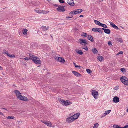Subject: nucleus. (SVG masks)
Here are the masks:
<instances>
[{
  "mask_svg": "<svg viewBox=\"0 0 128 128\" xmlns=\"http://www.w3.org/2000/svg\"><path fill=\"white\" fill-rule=\"evenodd\" d=\"M120 80L124 85H128V79L125 76H122L120 78Z\"/></svg>",
  "mask_w": 128,
  "mask_h": 128,
  "instance_id": "nucleus-1",
  "label": "nucleus"
},
{
  "mask_svg": "<svg viewBox=\"0 0 128 128\" xmlns=\"http://www.w3.org/2000/svg\"><path fill=\"white\" fill-rule=\"evenodd\" d=\"M92 94L94 97V98L96 99L98 98L97 96L98 95V92L96 90H92Z\"/></svg>",
  "mask_w": 128,
  "mask_h": 128,
  "instance_id": "nucleus-2",
  "label": "nucleus"
},
{
  "mask_svg": "<svg viewBox=\"0 0 128 128\" xmlns=\"http://www.w3.org/2000/svg\"><path fill=\"white\" fill-rule=\"evenodd\" d=\"M32 60L36 64H41V61L38 57H36V58H35L32 59Z\"/></svg>",
  "mask_w": 128,
  "mask_h": 128,
  "instance_id": "nucleus-3",
  "label": "nucleus"
},
{
  "mask_svg": "<svg viewBox=\"0 0 128 128\" xmlns=\"http://www.w3.org/2000/svg\"><path fill=\"white\" fill-rule=\"evenodd\" d=\"M74 121V120L72 116L66 119V122L69 123H71Z\"/></svg>",
  "mask_w": 128,
  "mask_h": 128,
  "instance_id": "nucleus-4",
  "label": "nucleus"
},
{
  "mask_svg": "<svg viewBox=\"0 0 128 128\" xmlns=\"http://www.w3.org/2000/svg\"><path fill=\"white\" fill-rule=\"evenodd\" d=\"M42 122L49 127H51L52 124L49 121H46V120L42 121Z\"/></svg>",
  "mask_w": 128,
  "mask_h": 128,
  "instance_id": "nucleus-5",
  "label": "nucleus"
},
{
  "mask_svg": "<svg viewBox=\"0 0 128 128\" xmlns=\"http://www.w3.org/2000/svg\"><path fill=\"white\" fill-rule=\"evenodd\" d=\"M57 11L59 12H64L65 11V10L64 8H62V6H59L58 8L57 9Z\"/></svg>",
  "mask_w": 128,
  "mask_h": 128,
  "instance_id": "nucleus-6",
  "label": "nucleus"
},
{
  "mask_svg": "<svg viewBox=\"0 0 128 128\" xmlns=\"http://www.w3.org/2000/svg\"><path fill=\"white\" fill-rule=\"evenodd\" d=\"M14 92L16 94L18 98L19 99L20 98V96H22L20 92L18 90H16L14 91Z\"/></svg>",
  "mask_w": 128,
  "mask_h": 128,
  "instance_id": "nucleus-7",
  "label": "nucleus"
},
{
  "mask_svg": "<svg viewBox=\"0 0 128 128\" xmlns=\"http://www.w3.org/2000/svg\"><path fill=\"white\" fill-rule=\"evenodd\" d=\"M55 58L56 60L57 59L58 61L63 63H64L65 62L64 59L60 57H57L56 58Z\"/></svg>",
  "mask_w": 128,
  "mask_h": 128,
  "instance_id": "nucleus-8",
  "label": "nucleus"
},
{
  "mask_svg": "<svg viewBox=\"0 0 128 128\" xmlns=\"http://www.w3.org/2000/svg\"><path fill=\"white\" fill-rule=\"evenodd\" d=\"M79 41L81 44H87V41L85 39L83 40L82 39H80L79 40Z\"/></svg>",
  "mask_w": 128,
  "mask_h": 128,
  "instance_id": "nucleus-9",
  "label": "nucleus"
},
{
  "mask_svg": "<svg viewBox=\"0 0 128 128\" xmlns=\"http://www.w3.org/2000/svg\"><path fill=\"white\" fill-rule=\"evenodd\" d=\"M20 96V98L19 99L24 101H28V99L26 97L22 96Z\"/></svg>",
  "mask_w": 128,
  "mask_h": 128,
  "instance_id": "nucleus-10",
  "label": "nucleus"
},
{
  "mask_svg": "<svg viewBox=\"0 0 128 128\" xmlns=\"http://www.w3.org/2000/svg\"><path fill=\"white\" fill-rule=\"evenodd\" d=\"M67 3L69 5L72 6H74L75 4L74 2L72 0H68Z\"/></svg>",
  "mask_w": 128,
  "mask_h": 128,
  "instance_id": "nucleus-11",
  "label": "nucleus"
},
{
  "mask_svg": "<svg viewBox=\"0 0 128 128\" xmlns=\"http://www.w3.org/2000/svg\"><path fill=\"white\" fill-rule=\"evenodd\" d=\"M80 115V113H78L72 116V117L73 118L74 120H75L77 119L78 118Z\"/></svg>",
  "mask_w": 128,
  "mask_h": 128,
  "instance_id": "nucleus-12",
  "label": "nucleus"
},
{
  "mask_svg": "<svg viewBox=\"0 0 128 128\" xmlns=\"http://www.w3.org/2000/svg\"><path fill=\"white\" fill-rule=\"evenodd\" d=\"M113 101L115 103H118L119 102V98L117 96H115L114 98Z\"/></svg>",
  "mask_w": 128,
  "mask_h": 128,
  "instance_id": "nucleus-13",
  "label": "nucleus"
},
{
  "mask_svg": "<svg viewBox=\"0 0 128 128\" xmlns=\"http://www.w3.org/2000/svg\"><path fill=\"white\" fill-rule=\"evenodd\" d=\"M58 100L61 104L62 105L64 106L66 102L65 100H64L63 99H61L60 98H58Z\"/></svg>",
  "mask_w": 128,
  "mask_h": 128,
  "instance_id": "nucleus-14",
  "label": "nucleus"
},
{
  "mask_svg": "<svg viewBox=\"0 0 128 128\" xmlns=\"http://www.w3.org/2000/svg\"><path fill=\"white\" fill-rule=\"evenodd\" d=\"M72 73L75 76L77 77H80L81 76V75L80 73H78L76 72L73 71L72 72Z\"/></svg>",
  "mask_w": 128,
  "mask_h": 128,
  "instance_id": "nucleus-15",
  "label": "nucleus"
},
{
  "mask_svg": "<svg viewBox=\"0 0 128 128\" xmlns=\"http://www.w3.org/2000/svg\"><path fill=\"white\" fill-rule=\"evenodd\" d=\"M111 26L112 27L114 28L116 30H119V28L118 26H116L112 22L110 23Z\"/></svg>",
  "mask_w": 128,
  "mask_h": 128,
  "instance_id": "nucleus-16",
  "label": "nucleus"
},
{
  "mask_svg": "<svg viewBox=\"0 0 128 128\" xmlns=\"http://www.w3.org/2000/svg\"><path fill=\"white\" fill-rule=\"evenodd\" d=\"M78 14H79L78 10H74L70 12V14H73L74 15H76Z\"/></svg>",
  "mask_w": 128,
  "mask_h": 128,
  "instance_id": "nucleus-17",
  "label": "nucleus"
},
{
  "mask_svg": "<svg viewBox=\"0 0 128 128\" xmlns=\"http://www.w3.org/2000/svg\"><path fill=\"white\" fill-rule=\"evenodd\" d=\"M72 102L68 100H66L65 102L64 106H66L72 104Z\"/></svg>",
  "mask_w": 128,
  "mask_h": 128,
  "instance_id": "nucleus-18",
  "label": "nucleus"
},
{
  "mask_svg": "<svg viewBox=\"0 0 128 128\" xmlns=\"http://www.w3.org/2000/svg\"><path fill=\"white\" fill-rule=\"evenodd\" d=\"M92 51L94 54H97L98 52V51L95 48H93Z\"/></svg>",
  "mask_w": 128,
  "mask_h": 128,
  "instance_id": "nucleus-19",
  "label": "nucleus"
},
{
  "mask_svg": "<svg viewBox=\"0 0 128 128\" xmlns=\"http://www.w3.org/2000/svg\"><path fill=\"white\" fill-rule=\"evenodd\" d=\"M88 39L89 40L91 41L92 42H93L94 41L93 37L91 35H89L88 36Z\"/></svg>",
  "mask_w": 128,
  "mask_h": 128,
  "instance_id": "nucleus-20",
  "label": "nucleus"
},
{
  "mask_svg": "<svg viewBox=\"0 0 128 128\" xmlns=\"http://www.w3.org/2000/svg\"><path fill=\"white\" fill-rule=\"evenodd\" d=\"M104 32L107 34H110V30L109 29H106Z\"/></svg>",
  "mask_w": 128,
  "mask_h": 128,
  "instance_id": "nucleus-21",
  "label": "nucleus"
},
{
  "mask_svg": "<svg viewBox=\"0 0 128 128\" xmlns=\"http://www.w3.org/2000/svg\"><path fill=\"white\" fill-rule=\"evenodd\" d=\"M42 28L43 29L44 31H46L48 30L49 28V27H46V26H42Z\"/></svg>",
  "mask_w": 128,
  "mask_h": 128,
  "instance_id": "nucleus-22",
  "label": "nucleus"
},
{
  "mask_svg": "<svg viewBox=\"0 0 128 128\" xmlns=\"http://www.w3.org/2000/svg\"><path fill=\"white\" fill-rule=\"evenodd\" d=\"M95 23L97 25L100 26L101 23L96 20H94Z\"/></svg>",
  "mask_w": 128,
  "mask_h": 128,
  "instance_id": "nucleus-23",
  "label": "nucleus"
},
{
  "mask_svg": "<svg viewBox=\"0 0 128 128\" xmlns=\"http://www.w3.org/2000/svg\"><path fill=\"white\" fill-rule=\"evenodd\" d=\"M3 54L4 55L6 54L7 56L9 54V53H8V51H6V50H4V52Z\"/></svg>",
  "mask_w": 128,
  "mask_h": 128,
  "instance_id": "nucleus-24",
  "label": "nucleus"
},
{
  "mask_svg": "<svg viewBox=\"0 0 128 128\" xmlns=\"http://www.w3.org/2000/svg\"><path fill=\"white\" fill-rule=\"evenodd\" d=\"M76 52L80 55H82L83 54V52L80 50H78V51H76Z\"/></svg>",
  "mask_w": 128,
  "mask_h": 128,
  "instance_id": "nucleus-25",
  "label": "nucleus"
},
{
  "mask_svg": "<svg viewBox=\"0 0 128 128\" xmlns=\"http://www.w3.org/2000/svg\"><path fill=\"white\" fill-rule=\"evenodd\" d=\"M103 58L101 56H98V59L100 62L102 61Z\"/></svg>",
  "mask_w": 128,
  "mask_h": 128,
  "instance_id": "nucleus-26",
  "label": "nucleus"
},
{
  "mask_svg": "<svg viewBox=\"0 0 128 128\" xmlns=\"http://www.w3.org/2000/svg\"><path fill=\"white\" fill-rule=\"evenodd\" d=\"M100 26H102L104 28H108V26L106 25L105 24H102L101 23Z\"/></svg>",
  "mask_w": 128,
  "mask_h": 128,
  "instance_id": "nucleus-27",
  "label": "nucleus"
},
{
  "mask_svg": "<svg viewBox=\"0 0 128 128\" xmlns=\"http://www.w3.org/2000/svg\"><path fill=\"white\" fill-rule=\"evenodd\" d=\"M29 56L30 57L33 58H36V57H37L36 56L34 55H33L31 54H30Z\"/></svg>",
  "mask_w": 128,
  "mask_h": 128,
  "instance_id": "nucleus-28",
  "label": "nucleus"
},
{
  "mask_svg": "<svg viewBox=\"0 0 128 128\" xmlns=\"http://www.w3.org/2000/svg\"><path fill=\"white\" fill-rule=\"evenodd\" d=\"M98 30H99L98 28H94L92 29V31L94 32H97L98 31Z\"/></svg>",
  "mask_w": 128,
  "mask_h": 128,
  "instance_id": "nucleus-29",
  "label": "nucleus"
},
{
  "mask_svg": "<svg viewBox=\"0 0 128 128\" xmlns=\"http://www.w3.org/2000/svg\"><path fill=\"white\" fill-rule=\"evenodd\" d=\"M28 30L26 29H24L23 31V33L25 35L27 34Z\"/></svg>",
  "mask_w": 128,
  "mask_h": 128,
  "instance_id": "nucleus-30",
  "label": "nucleus"
},
{
  "mask_svg": "<svg viewBox=\"0 0 128 128\" xmlns=\"http://www.w3.org/2000/svg\"><path fill=\"white\" fill-rule=\"evenodd\" d=\"M99 126V124L98 123H96L94 124V126L93 128H98Z\"/></svg>",
  "mask_w": 128,
  "mask_h": 128,
  "instance_id": "nucleus-31",
  "label": "nucleus"
},
{
  "mask_svg": "<svg viewBox=\"0 0 128 128\" xmlns=\"http://www.w3.org/2000/svg\"><path fill=\"white\" fill-rule=\"evenodd\" d=\"M82 36H84L85 37H86L88 36L87 34L86 33L84 32L82 33Z\"/></svg>",
  "mask_w": 128,
  "mask_h": 128,
  "instance_id": "nucleus-32",
  "label": "nucleus"
},
{
  "mask_svg": "<svg viewBox=\"0 0 128 128\" xmlns=\"http://www.w3.org/2000/svg\"><path fill=\"white\" fill-rule=\"evenodd\" d=\"M111 111V110L106 111L104 113V114H105L106 115H107L110 114Z\"/></svg>",
  "mask_w": 128,
  "mask_h": 128,
  "instance_id": "nucleus-33",
  "label": "nucleus"
},
{
  "mask_svg": "<svg viewBox=\"0 0 128 128\" xmlns=\"http://www.w3.org/2000/svg\"><path fill=\"white\" fill-rule=\"evenodd\" d=\"M7 118L8 119H13L15 118L14 116H9L7 117Z\"/></svg>",
  "mask_w": 128,
  "mask_h": 128,
  "instance_id": "nucleus-34",
  "label": "nucleus"
},
{
  "mask_svg": "<svg viewBox=\"0 0 128 128\" xmlns=\"http://www.w3.org/2000/svg\"><path fill=\"white\" fill-rule=\"evenodd\" d=\"M73 64L76 68H80L81 67V66H80L76 65V64L74 62Z\"/></svg>",
  "mask_w": 128,
  "mask_h": 128,
  "instance_id": "nucleus-35",
  "label": "nucleus"
},
{
  "mask_svg": "<svg viewBox=\"0 0 128 128\" xmlns=\"http://www.w3.org/2000/svg\"><path fill=\"white\" fill-rule=\"evenodd\" d=\"M8 56L10 57V58H14L15 57V56L14 54L10 55V54H9Z\"/></svg>",
  "mask_w": 128,
  "mask_h": 128,
  "instance_id": "nucleus-36",
  "label": "nucleus"
},
{
  "mask_svg": "<svg viewBox=\"0 0 128 128\" xmlns=\"http://www.w3.org/2000/svg\"><path fill=\"white\" fill-rule=\"evenodd\" d=\"M49 12V11L42 10V13L44 14H46Z\"/></svg>",
  "mask_w": 128,
  "mask_h": 128,
  "instance_id": "nucleus-37",
  "label": "nucleus"
},
{
  "mask_svg": "<svg viewBox=\"0 0 128 128\" xmlns=\"http://www.w3.org/2000/svg\"><path fill=\"white\" fill-rule=\"evenodd\" d=\"M24 59L27 60H32V58H30L29 57L26 58H24Z\"/></svg>",
  "mask_w": 128,
  "mask_h": 128,
  "instance_id": "nucleus-38",
  "label": "nucleus"
},
{
  "mask_svg": "<svg viewBox=\"0 0 128 128\" xmlns=\"http://www.w3.org/2000/svg\"><path fill=\"white\" fill-rule=\"evenodd\" d=\"M120 70L123 72H124L126 71V70L124 68H121Z\"/></svg>",
  "mask_w": 128,
  "mask_h": 128,
  "instance_id": "nucleus-39",
  "label": "nucleus"
},
{
  "mask_svg": "<svg viewBox=\"0 0 128 128\" xmlns=\"http://www.w3.org/2000/svg\"><path fill=\"white\" fill-rule=\"evenodd\" d=\"M118 41L120 42H123V40L121 38H118Z\"/></svg>",
  "mask_w": 128,
  "mask_h": 128,
  "instance_id": "nucleus-40",
  "label": "nucleus"
},
{
  "mask_svg": "<svg viewBox=\"0 0 128 128\" xmlns=\"http://www.w3.org/2000/svg\"><path fill=\"white\" fill-rule=\"evenodd\" d=\"M86 71L88 74H90L92 72L89 69H87Z\"/></svg>",
  "mask_w": 128,
  "mask_h": 128,
  "instance_id": "nucleus-41",
  "label": "nucleus"
},
{
  "mask_svg": "<svg viewBox=\"0 0 128 128\" xmlns=\"http://www.w3.org/2000/svg\"><path fill=\"white\" fill-rule=\"evenodd\" d=\"M77 10L78 11L79 14H80V13L82 12L83 11L82 9H78Z\"/></svg>",
  "mask_w": 128,
  "mask_h": 128,
  "instance_id": "nucleus-42",
  "label": "nucleus"
},
{
  "mask_svg": "<svg viewBox=\"0 0 128 128\" xmlns=\"http://www.w3.org/2000/svg\"><path fill=\"white\" fill-rule=\"evenodd\" d=\"M113 127L114 128H118L119 126L118 125L114 124Z\"/></svg>",
  "mask_w": 128,
  "mask_h": 128,
  "instance_id": "nucleus-43",
  "label": "nucleus"
},
{
  "mask_svg": "<svg viewBox=\"0 0 128 128\" xmlns=\"http://www.w3.org/2000/svg\"><path fill=\"white\" fill-rule=\"evenodd\" d=\"M36 11L37 13H42V10H36Z\"/></svg>",
  "mask_w": 128,
  "mask_h": 128,
  "instance_id": "nucleus-44",
  "label": "nucleus"
},
{
  "mask_svg": "<svg viewBox=\"0 0 128 128\" xmlns=\"http://www.w3.org/2000/svg\"><path fill=\"white\" fill-rule=\"evenodd\" d=\"M59 2L60 3L62 4H63L64 2V0H59Z\"/></svg>",
  "mask_w": 128,
  "mask_h": 128,
  "instance_id": "nucleus-45",
  "label": "nucleus"
},
{
  "mask_svg": "<svg viewBox=\"0 0 128 128\" xmlns=\"http://www.w3.org/2000/svg\"><path fill=\"white\" fill-rule=\"evenodd\" d=\"M123 52L122 51H120L117 54V55H118L120 54H123Z\"/></svg>",
  "mask_w": 128,
  "mask_h": 128,
  "instance_id": "nucleus-46",
  "label": "nucleus"
},
{
  "mask_svg": "<svg viewBox=\"0 0 128 128\" xmlns=\"http://www.w3.org/2000/svg\"><path fill=\"white\" fill-rule=\"evenodd\" d=\"M108 44L109 45H112V43L110 41L108 42Z\"/></svg>",
  "mask_w": 128,
  "mask_h": 128,
  "instance_id": "nucleus-47",
  "label": "nucleus"
},
{
  "mask_svg": "<svg viewBox=\"0 0 128 128\" xmlns=\"http://www.w3.org/2000/svg\"><path fill=\"white\" fill-rule=\"evenodd\" d=\"M106 116V115L105 114H103L100 117L101 118H103L104 117Z\"/></svg>",
  "mask_w": 128,
  "mask_h": 128,
  "instance_id": "nucleus-48",
  "label": "nucleus"
},
{
  "mask_svg": "<svg viewBox=\"0 0 128 128\" xmlns=\"http://www.w3.org/2000/svg\"><path fill=\"white\" fill-rule=\"evenodd\" d=\"M98 29L99 30H98V31L97 32H100H100H100V31H101L102 30V28H98Z\"/></svg>",
  "mask_w": 128,
  "mask_h": 128,
  "instance_id": "nucleus-49",
  "label": "nucleus"
},
{
  "mask_svg": "<svg viewBox=\"0 0 128 128\" xmlns=\"http://www.w3.org/2000/svg\"><path fill=\"white\" fill-rule=\"evenodd\" d=\"M82 49H84L86 51H88V48L87 46H86V48H82Z\"/></svg>",
  "mask_w": 128,
  "mask_h": 128,
  "instance_id": "nucleus-50",
  "label": "nucleus"
},
{
  "mask_svg": "<svg viewBox=\"0 0 128 128\" xmlns=\"http://www.w3.org/2000/svg\"><path fill=\"white\" fill-rule=\"evenodd\" d=\"M69 14L70 15V17L71 18H72L73 17V15H74L73 14Z\"/></svg>",
  "mask_w": 128,
  "mask_h": 128,
  "instance_id": "nucleus-51",
  "label": "nucleus"
},
{
  "mask_svg": "<svg viewBox=\"0 0 128 128\" xmlns=\"http://www.w3.org/2000/svg\"><path fill=\"white\" fill-rule=\"evenodd\" d=\"M124 128H128V125H126L124 127Z\"/></svg>",
  "mask_w": 128,
  "mask_h": 128,
  "instance_id": "nucleus-52",
  "label": "nucleus"
},
{
  "mask_svg": "<svg viewBox=\"0 0 128 128\" xmlns=\"http://www.w3.org/2000/svg\"><path fill=\"white\" fill-rule=\"evenodd\" d=\"M54 6L55 7H58L59 6L58 4H54Z\"/></svg>",
  "mask_w": 128,
  "mask_h": 128,
  "instance_id": "nucleus-53",
  "label": "nucleus"
},
{
  "mask_svg": "<svg viewBox=\"0 0 128 128\" xmlns=\"http://www.w3.org/2000/svg\"><path fill=\"white\" fill-rule=\"evenodd\" d=\"M71 18L70 17V16H67L66 17V18Z\"/></svg>",
  "mask_w": 128,
  "mask_h": 128,
  "instance_id": "nucleus-54",
  "label": "nucleus"
},
{
  "mask_svg": "<svg viewBox=\"0 0 128 128\" xmlns=\"http://www.w3.org/2000/svg\"><path fill=\"white\" fill-rule=\"evenodd\" d=\"M0 115L4 116V114L2 112H0Z\"/></svg>",
  "mask_w": 128,
  "mask_h": 128,
  "instance_id": "nucleus-55",
  "label": "nucleus"
},
{
  "mask_svg": "<svg viewBox=\"0 0 128 128\" xmlns=\"http://www.w3.org/2000/svg\"><path fill=\"white\" fill-rule=\"evenodd\" d=\"M3 70V68L2 67L0 66V70Z\"/></svg>",
  "mask_w": 128,
  "mask_h": 128,
  "instance_id": "nucleus-56",
  "label": "nucleus"
},
{
  "mask_svg": "<svg viewBox=\"0 0 128 128\" xmlns=\"http://www.w3.org/2000/svg\"><path fill=\"white\" fill-rule=\"evenodd\" d=\"M84 16L82 15H80V16L79 17L80 18L83 17Z\"/></svg>",
  "mask_w": 128,
  "mask_h": 128,
  "instance_id": "nucleus-57",
  "label": "nucleus"
},
{
  "mask_svg": "<svg viewBox=\"0 0 128 128\" xmlns=\"http://www.w3.org/2000/svg\"><path fill=\"white\" fill-rule=\"evenodd\" d=\"M106 28H102V30H104V32Z\"/></svg>",
  "mask_w": 128,
  "mask_h": 128,
  "instance_id": "nucleus-58",
  "label": "nucleus"
},
{
  "mask_svg": "<svg viewBox=\"0 0 128 128\" xmlns=\"http://www.w3.org/2000/svg\"><path fill=\"white\" fill-rule=\"evenodd\" d=\"M100 32H100V33L102 34L103 33V31L102 30H101Z\"/></svg>",
  "mask_w": 128,
  "mask_h": 128,
  "instance_id": "nucleus-59",
  "label": "nucleus"
},
{
  "mask_svg": "<svg viewBox=\"0 0 128 128\" xmlns=\"http://www.w3.org/2000/svg\"><path fill=\"white\" fill-rule=\"evenodd\" d=\"M65 6H62V8H64V7H65Z\"/></svg>",
  "mask_w": 128,
  "mask_h": 128,
  "instance_id": "nucleus-60",
  "label": "nucleus"
},
{
  "mask_svg": "<svg viewBox=\"0 0 128 128\" xmlns=\"http://www.w3.org/2000/svg\"><path fill=\"white\" fill-rule=\"evenodd\" d=\"M116 88V89H116V90H118V88L117 87H116L115 88Z\"/></svg>",
  "mask_w": 128,
  "mask_h": 128,
  "instance_id": "nucleus-61",
  "label": "nucleus"
},
{
  "mask_svg": "<svg viewBox=\"0 0 128 128\" xmlns=\"http://www.w3.org/2000/svg\"><path fill=\"white\" fill-rule=\"evenodd\" d=\"M118 128H124V127H120V126H119V127Z\"/></svg>",
  "mask_w": 128,
  "mask_h": 128,
  "instance_id": "nucleus-62",
  "label": "nucleus"
},
{
  "mask_svg": "<svg viewBox=\"0 0 128 128\" xmlns=\"http://www.w3.org/2000/svg\"><path fill=\"white\" fill-rule=\"evenodd\" d=\"M2 109L5 110H7L5 108H2Z\"/></svg>",
  "mask_w": 128,
  "mask_h": 128,
  "instance_id": "nucleus-63",
  "label": "nucleus"
},
{
  "mask_svg": "<svg viewBox=\"0 0 128 128\" xmlns=\"http://www.w3.org/2000/svg\"><path fill=\"white\" fill-rule=\"evenodd\" d=\"M126 111L127 112H128V108L127 109Z\"/></svg>",
  "mask_w": 128,
  "mask_h": 128,
  "instance_id": "nucleus-64",
  "label": "nucleus"
}]
</instances>
